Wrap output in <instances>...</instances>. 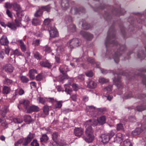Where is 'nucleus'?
I'll return each instance as SVG.
<instances>
[{
	"label": "nucleus",
	"instance_id": "nucleus-1",
	"mask_svg": "<svg viewBox=\"0 0 146 146\" xmlns=\"http://www.w3.org/2000/svg\"><path fill=\"white\" fill-rule=\"evenodd\" d=\"M115 33L113 31H111V30H110L108 31L105 44L106 47L108 46L109 44H113V45H116L118 48H119L118 49L117 52H115L114 55L113 57L115 62L117 63L119 62V56L121 54L122 51L125 49V45L121 46L119 44H117L116 42L114 43L113 41H115Z\"/></svg>",
	"mask_w": 146,
	"mask_h": 146
},
{
	"label": "nucleus",
	"instance_id": "nucleus-2",
	"mask_svg": "<svg viewBox=\"0 0 146 146\" xmlns=\"http://www.w3.org/2000/svg\"><path fill=\"white\" fill-rule=\"evenodd\" d=\"M35 137V134H34L30 132L27 137L18 140L15 143V146H17L19 144H22V145L24 146H27Z\"/></svg>",
	"mask_w": 146,
	"mask_h": 146
},
{
	"label": "nucleus",
	"instance_id": "nucleus-3",
	"mask_svg": "<svg viewBox=\"0 0 146 146\" xmlns=\"http://www.w3.org/2000/svg\"><path fill=\"white\" fill-rule=\"evenodd\" d=\"M93 130L92 129L89 128L87 127L85 131L86 137H84L83 138L88 143L91 142L93 140L94 136L93 135Z\"/></svg>",
	"mask_w": 146,
	"mask_h": 146
},
{
	"label": "nucleus",
	"instance_id": "nucleus-4",
	"mask_svg": "<svg viewBox=\"0 0 146 146\" xmlns=\"http://www.w3.org/2000/svg\"><path fill=\"white\" fill-rule=\"evenodd\" d=\"M81 41L77 38L70 39L67 43V46L71 49H73L79 46L81 44Z\"/></svg>",
	"mask_w": 146,
	"mask_h": 146
},
{
	"label": "nucleus",
	"instance_id": "nucleus-5",
	"mask_svg": "<svg viewBox=\"0 0 146 146\" xmlns=\"http://www.w3.org/2000/svg\"><path fill=\"white\" fill-rule=\"evenodd\" d=\"M98 123V120L96 119H90L85 122L84 125L87 128V127L89 128L92 129L91 125L94 126H96Z\"/></svg>",
	"mask_w": 146,
	"mask_h": 146
},
{
	"label": "nucleus",
	"instance_id": "nucleus-6",
	"mask_svg": "<svg viewBox=\"0 0 146 146\" xmlns=\"http://www.w3.org/2000/svg\"><path fill=\"white\" fill-rule=\"evenodd\" d=\"M48 28L50 36L51 38H55L58 36V32L54 26L49 25Z\"/></svg>",
	"mask_w": 146,
	"mask_h": 146
},
{
	"label": "nucleus",
	"instance_id": "nucleus-7",
	"mask_svg": "<svg viewBox=\"0 0 146 146\" xmlns=\"http://www.w3.org/2000/svg\"><path fill=\"white\" fill-rule=\"evenodd\" d=\"M48 101L52 103H55L54 108H60L62 106V101H56L54 99L52 98H50L48 99Z\"/></svg>",
	"mask_w": 146,
	"mask_h": 146
},
{
	"label": "nucleus",
	"instance_id": "nucleus-8",
	"mask_svg": "<svg viewBox=\"0 0 146 146\" xmlns=\"http://www.w3.org/2000/svg\"><path fill=\"white\" fill-rule=\"evenodd\" d=\"M80 34L88 40H91L93 38V35L92 34L83 31L80 32Z\"/></svg>",
	"mask_w": 146,
	"mask_h": 146
},
{
	"label": "nucleus",
	"instance_id": "nucleus-9",
	"mask_svg": "<svg viewBox=\"0 0 146 146\" xmlns=\"http://www.w3.org/2000/svg\"><path fill=\"white\" fill-rule=\"evenodd\" d=\"M13 9L17 11V14L18 17L19 15H21V13L22 11V10L20 6L17 3H14L13 5Z\"/></svg>",
	"mask_w": 146,
	"mask_h": 146
},
{
	"label": "nucleus",
	"instance_id": "nucleus-10",
	"mask_svg": "<svg viewBox=\"0 0 146 146\" xmlns=\"http://www.w3.org/2000/svg\"><path fill=\"white\" fill-rule=\"evenodd\" d=\"M3 69L7 73H11L13 71L14 68L10 64H7L3 66Z\"/></svg>",
	"mask_w": 146,
	"mask_h": 146
},
{
	"label": "nucleus",
	"instance_id": "nucleus-11",
	"mask_svg": "<svg viewBox=\"0 0 146 146\" xmlns=\"http://www.w3.org/2000/svg\"><path fill=\"white\" fill-rule=\"evenodd\" d=\"M19 103L20 104H23L24 105V108L25 109V111L26 112L30 106H29L30 103L29 101L27 100H23L20 101Z\"/></svg>",
	"mask_w": 146,
	"mask_h": 146
},
{
	"label": "nucleus",
	"instance_id": "nucleus-12",
	"mask_svg": "<svg viewBox=\"0 0 146 146\" xmlns=\"http://www.w3.org/2000/svg\"><path fill=\"white\" fill-rule=\"evenodd\" d=\"M84 133V129L81 127H76L74 130V134L77 136H81Z\"/></svg>",
	"mask_w": 146,
	"mask_h": 146
},
{
	"label": "nucleus",
	"instance_id": "nucleus-13",
	"mask_svg": "<svg viewBox=\"0 0 146 146\" xmlns=\"http://www.w3.org/2000/svg\"><path fill=\"white\" fill-rule=\"evenodd\" d=\"M40 109L37 106L32 105L30 106L26 112L27 113H30L33 112H37Z\"/></svg>",
	"mask_w": 146,
	"mask_h": 146
},
{
	"label": "nucleus",
	"instance_id": "nucleus-14",
	"mask_svg": "<svg viewBox=\"0 0 146 146\" xmlns=\"http://www.w3.org/2000/svg\"><path fill=\"white\" fill-rule=\"evenodd\" d=\"M102 142L104 144H106L108 142L110 139V136L108 134H102L101 136Z\"/></svg>",
	"mask_w": 146,
	"mask_h": 146
},
{
	"label": "nucleus",
	"instance_id": "nucleus-15",
	"mask_svg": "<svg viewBox=\"0 0 146 146\" xmlns=\"http://www.w3.org/2000/svg\"><path fill=\"white\" fill-rule=\"evenodd\" d=\"M0 43L2 45L7 46L9 42L7 37L5 35H3L0 40Z\"/></svg>",
	"mask_w": 146,
	"mask_h": 146
},
{
	"label": "nucleus",
	"instance_id": "nucleus-16",
	"mask_svg": "<svg viewBox=\"0 0 146 146\" xmlns=\"http://www.w3.org/2000/svg\"><path fill=\"white\" fill-rule=\"evenodd\" d=\"M97 86V84L94 81L89 80L87 82V87L90 88H95Z\"/></svg>",
	"mask_w": 146,
	"mask_h": 146
},
{
	"label": "nucleus",
	"instance_id": "nucleus-17",
	"mask_svg": "<svg viewBox=\"0 0 146 146\" xmlns=\"http://www.w3.org/2000/svg\"><path fill=\"white\" fill-rule=\"evenodd\" d=\"M61 6L62 9L66 10L68 8L69 5L68 0H62Z\"/></svg>",
	"mask_w": 146,
	"mask_h": 146
},
{
	"label": "nucleus",
	"instance_id": "nucleus-18",
	"mask_svg": "<svg viewBox=\"0 0 146 146\" xmlns=\"http://www.w3.org/2000/svg\"><path fill=\"white\" fill-rule=\"evenodd\" d=\"M113 81L115 84L117 86L119 89H121L122 88L123 86L119 78H115Z\"/></svg>",
	"mask_w": 146,
	"mask_h": 146
},
{
	"label": "nucleus",
	"instance_id": "nucleus-19",
	"mask_svg": "<svg viewBox=\"0 0 146 146\" xmlns=\"http://www.w3.org/2000/svg\"><path fill=\"white\" fill-rule=\"evenodd\" d=\"M123 139L122 135L121 133H119L116 135V137L115 138L114 141L117 143H121Z\"/></svg>",
	"mask_w": 146,
	"mask_h": 146
},
{
	"label": "nucleus",
	"instance_id": "nucleus-20",
	"mask_svg": "<svg viewBox=\"0 0 146 146\" xmlns=\"http://www.w3.org/2000/svg\"><path fill=\"white\" fill-rule=\"evenodd\" d=\"M40 64L42 66L47 67L48 68H50L52 66L51 64L47 61H41Z\"/></svg>",
	"mask_w": 146,
	"mask_h": 146
},
{
	"label": "nucleus",
	"instance_id": "nucleus-21",
	"mask_svg": "<svg viewBox=\"0 0 146 146\" xmlns=\"http://www.w3.org/2000/svg\"><path fill=\"white\" fill-rule=\"evenodd\" d=\"M21 48L22 51L24 52H25L26 50V48L25 45L21 40H19L18 41Z\"/></svg>",
	"mask_w": 146,
	"mask_h": 146
},
{
	"label": "nucleus",
	"instance_id": "nucleus-22",
	"mask_svg": "<svg viewBox=\"0 0 146 146\" xmlns=\"http://www.w3.org/2000/svg\"><path fill=\"white\" fill-rule=\"evenodd\" d=\"M29 77L31 79H34L35 78V75L37 74L36 71L34 69L30 70L29 71Z\"/></svg>",
	"mask_w": 146,
	"mask_h": 146
},
{
	"label": "nucleus",
	"instance_id": "nucleus-23",
	"mask_svg": "<svg viewBox=\"0 0 146 146\" xmlns=\"http://www.w3.org/2000/svg\"><path fill=\"white\" fill-rule=\"evenodd\" d=\"M67 66L63 65L60 67L59 69L60 72L64 74L67 71Z\"/></svg>",
	"mask_w": 146,
	"mask_h": 146
},
{
	"label": "nucleus",
	"instance_id": "nucleus-24",
	"mask_svg": "<svg viewBox=\"0 0 146 146\" xmlns=\"http://www.w3.org/2000/svg\"><path fill=\"white\" fill-rule=\"evenodd\" d=\"M10 88L9 87L5 86L3 87L2 92L4 94H7L10 92Z\"/></svg>",
	"mask_w": 146,
	"mask_h": 146
},
{
	"label": "nucleus",
	"instance_id": "nucleus-25",
	"mask_svg": "<svg viewBox=\"0 0 146 146\" xmlns=\"http://www.w3.org/2000/svg\"><path fill=\"white\" fill-rule=\"evenodd\" d=\"M22 20V15H19V16L18 17L17 16V17L16 19L15 20V21L16 23V25L18 26H20V25L21 24L20 22Z\"/></svg>",
	"mask_w": 146,
	"mask_h": 146
},
{
	"label": "nucleus",
	"instance_id": "nucleus-26",
	"mask_svg": "<svg viewBox=\"0 0 146 146\" xmlns=\"http://www.w3.org/2000/svg\"><path fill=\"white\" fill-rule=\"evenodd\" d=\"M7 26L13 30H15L16 29V27L13 22H8L7 24Z\"/></svg>",
	"mask_w": 146,
	"mask_h": 146
},
{
	"label": "nucleus",
	"instance_id": "nucleus-27",
	"mask_svg": "<svg viewBox=\"0 0 146 146\" xmlns=\"http://www.w3.org/2000/svg\"><path fill=\"white\" fill-rule=\"evenodd\" d=\"M24 120L25 122L28 123H29L32 121L31 116L27 115H26L24 116Z\"/></svg>",
	"mask_w": 146,
	"mask_h": 146
},
{
	"label": "nucleus",
	"instance_id": "nucleus-28",
	"mask_svg": "<svg viewBox=\"0 0 146 146\" xmlns=\"http://www.w3.org/2000/svg\"><path fill=\"white\" fill-rule=\"evenodd\" d=\"M106 120V117L104 116L101 117L98 119V123L100 125H102L105 123Z\"/></svg>",
	"mask_w": 146,
	"mask_h": 146
},
{
	"label": "nucleus",
	"instance_id": "nucleus-29",
	"mask_svg": "<svg viewBox=\"0 0 146 146\" xmlns=\"http://www.w3.org/2000/svg\"><path fill=\"white\" fill-rule=\"evenodd\" d=\"M32 24L35 26H37L40 24V21L37 19H34L32 21Z\"/></svg>",
	"mask_w": 146,
	"mask_h": 146
},
{
	"label": "nucleus",
	"instance_id": "nucleus-30",
	"mask_svg": "<svg viewBox=\"0 0 146 146\" xmlns=\"http://www.w3.org/2000/svg\"><path fill=\"white\" fill-rule=\"evenodd\" d=\"M146 106L145 105H141L137 107V110L138 111H141L145 110Z\"/></svg>",
	"mask_w": 146,
	"mask_h": 146
},
{
	"label": "nucleus",
	"instance_id": "nucleus-31",
	"mask_svg": "<svg viewBox=\"0 0 146 146\" xmlns=\"http://www.w3.org/2000/svg\"><path fill=\"white\" fill-rule=\"evenodd\" d=\"M143 131L141 128H138L136 129L132 132V133L134 135H137L140 134Z\"/></svg>",
	"mask_w": 146,
	"mask_h": 146
},
{
	"label": "nucleus",
	"instance_id": "nucleus-32",
	"mask_svg": "<svg viewBox=\"0 0 146 146\" xmlns=\"http://www.w3.org/2000/svg\"><path fill=\"white\" fill-rule=\"evenodd\" d=\"M43 10L41 9V8H39L38 10H37L35 14V17H38L41 16Z\"/></svg>",
	"mask_w": 146,
	"mask_h": 146
},
{
	"label": "nucleus",
	"instance_id": "nucleus-33",
	"mask_svg": "<svg viewBox=\"0 0 146 146\" xmlns=\"http://www.w3.org/2000/svg\"><path fill=\"white\" fill-rule=\"evenodd\" d=\"M41 9H42L43 11H46L47 12H49L51 7L49 5L46 6H42L41 7Z\"/></svg>",
	"mask_w": 146,
	"mask_h": 146
},
{
	"label": "nucleus",
	"instance_id": "nucleus-34",
	"mask_svg": "<svg viewBox=\"0 0 146 146\" xmlns=\"http://www.w3.org/2000/svg\"><path fill=\"white\" fill-rule=\"evenodd\" d=\"M48 139V137L46 134L43 135L42 137L40 138V141L41 142H46Z\"/></svg>",
	"mask_w": 146,
	"mask_h": 146
},
{
	"label": "nucleus",
	"instance_id": "nucleus-35",
	"mask_svg": "<svg viewBox=\"0 0 146 146\" xmlns=\"http://www.w3.org/2000/svg\"><path fill=\"white\" fill-rule=\"evenodd\" d=\"M109 80L106 79L104 78L100 77L99 80V82L101 84H103L108 82H109Z\"/></svg>",
	"mask_w": 146,
	"mask_h": 146
},
{
	"label": "nucleus",
	"instance_id": "nucleus-36",
	"mask_svg": "<svg viewBox=\"0 0 146 146\" xmlns=\"http://www.w3.org/2000/svg\"><path fill=\"white\" fill-rule=\"evenodd\" d=\"M14 54L15 55H16L17 56H23V54L19 51L17 49H16L13 52Z\"/></svg>",
	"mask_w": 146,
	"mask_h": 146
},
{
	"label": "nucleus",
	"instance_id": "nucleus-37",
	"mask_svg": "<svg viewBox=\"0 0 146 146\" xmlns=\"http://www.w3.org/2000/svg\"><path fill=\"white\" fill-rule=\"evenodd\" d=\"M123 146H132V145L129 140L127 139L124 141Z\"/></svg>",
	"mask_w": 146,
	"mask_h": 146
},
{
	"label": "nucleus",
	"instance_id": "nucleus-38",
	"mask_svg": "<svg viewBox=\"0 0 146 146\" xmlns=\"http://www.w3.org/2000/svg\"><path fill=\"white\" fill-rule=\"evenodd\" d=\"M43 110L44 113L46 115L48 114L49 108L47 106H45L43 108Z\"/></svg>",
	"mask_w": 146,
	"mask_h": 146
},
{
	"label": "nucleus",
	"instance_id": "nucleus-39",
	"mask_svg": "<svg viewBox=\"0 0 146 146\" xmlns=\"http://www.w3.org/2000/svg\"><path fill=\"white\" fill-rule=\"evenodd\" d=\"M13 120L14 122L18 123H22L23 122V119L21 118H14L13 119Z\"/></svg>",
	"mask_w": 146,
	"mask_h": 146
},
{
	"label": "nucleus",
	"instance_id": "nucleus-40",
	"mask_svg": "<svg viewBox=\"0 0 146 146\" xmlns=\"http://www.w3.org/2000/svg\"><path fill=\"white\" fill-rule=\"evenodd\" d=\"M31 146H39V144L36 139H35L31 143Z\"/></svg>",
	"mask_w": 146,
	"mask_h": 146
},
{
	"label": "nucleus",
	"instance_id": "nucleus-41",
	"mask_svg": "<svg viewBox=\"0 0 146 146\" xmlns=\"http://www.w3.org/2000/svg\"><path fill=\"white\" fill-rule=\"evenodd\" d=\"M40 39H36L33 41L32 44L35 46H38L40 44Z\"/></svg>",
	"mask_w": 146,
	"mask_h": 146
},
{
	"label": "nucleus",
	"instance_id": "nucleus-42",
	"mask_svg": "<svg viewBox=\"0 0 146 146\" xmlns=\"http://www.w3.org/2000/svg\"><path fill=\"white\" fill-rule=\"evenodd\" d=\"M21 81L23 83H27L29 81L28 78L25 76H21Z\"/></svg>",
	"mask_w": 146,
	"mask_h": 146
},
{
	"label": "nucleus",
	"instance_id": "nucleus-43",
	"mask_svg": "<svg viewBox=\"0 0 146 146\" xmlns=\"http://www.w3.org/2000/svg\"><path fill=\"white\" fill-rule=\"evenodd\" d=\"M34 57L38 60L40 59L41 58V56L39 53L37 52H36L34 54Z\"/></svg>",
	"mask_w": 146,
	"mask_h": 146
},
{
	"label": "nucleus",
	"instance_id": "nucleus-44",
	"mask_svg": "<svg viewBox=\"0 0 146 146\" xmlns=\"http://www.w3.org/2000/svg\"><path fill=\"white\" fill-rule=\"evenodd\" d=\"M43 48L44 50L46 52L49 53L51 52V48L50 47L47 45L44 46Z\"/></svg>",
	"mask_w": 146,
	"mask_h": 146
},
{
	"label": "nucleus",
	"instance_id": "nucleus-45",
	"mask_svg": "<svg viewBox=\"0 0 146 146\" xmlns=\"http://www.w3.org/2000/svg\"><path fill=\"white\" fill-rule=\"evenodd\" d=\"M57 51L58 52H63L64 50V48L63 46L62 45L58 46L56 49Z\"/></svg>",
	"mask_w": 146,
	"mask_h": 146
},
{
	"label": "nucleus",
	"instance_id": "nucleus-46",
	"mask_svg": "<svg viewBox=\"0 0 146 146\" xmlns=\"http://www.w3.org/2000/svg\"><path fill=\"white\" fill-rule=\"evenodd\" d=\"M124 129L123 125L121 123H119L117 125V130H123Z\"/></svg>",
	"mask_w": 146,
	"mask_h": 146
},
{
	"label": "nucleus",
	"instance_id": "nucleus-47",
	"mask_svg": "<svg viewBox=\"0 0 146 146\" xmlns=\"http://www.w3.org/2000/svg\"><path fill=\"white\" fill-rule=\"evenodd\" d=\"M42 74H40L36 76V79L37 81H41L42 79Z\"/></svg>",
	"mask_w": 146,
	"mask_h": 146
},
{
	"label": "nucleus",
	"instance_id": "nucleus-48",
	"mask_svg": "<svg viewBox=\"0 0 146 146\" xmlns=\"http://www.w3.org/2000/svg\"><path fill=\"white\" fill-rule=\"evenodd\" d=\"M86 76L89 77H92L93 76L94 74L92 71H88L86 73Z\"/></svg>",
	"mask_w": 146,
	"mask_h": 146
},
{
	"label": "nucleus",
	"instance_id": "nucleus-49",
	"mask_svg": "<svg viewBox=\"0 0 146 146\" xmlns=\"http://www.w3.org/2000/svg\"><path fill=\"white\" fill-rule=\"evenodd\" d=\"M82 26L83 29L85 30H88L90 28L89 25L86 23L82 24Z\"/></svg>",
	"mask_w": 146,
	"mask_h": 146
},
{
	"label": "nucleus",
	"instance_id": "nucleus-50",
	"mask_svg": "<svg viewBox=\"0 0 146 146\" xmlns=\"http://www.w3.org/2000/svg\"><path fill=\"white\" fill-rule=\"evenodd\" d=\"M53 140L56 141L58 137V134L57 133L55 132L52 135Z\"/></svg>",
	"mask_w": 146,
	"mask_h": 146
},
{
	"label": "nucleus",
	"instance_id": "nucleus-51",
	"mask_svg": "<svg viewBox=\"0 0 146 146\" xmlns=\"http://www.w3.org/2000/svg\"><path fill=\"white\" fill-rule=\"evenodd\" d=\"M5 53L7 55H9L10 50L9 47L7 46L5 47Z\"/></svg>",
	"mask_w": 146,
	"mask_h": 146
},
{
	"label": "nucleus",
	"instance_id": "nucleus-52",
	"mask_svg": "<svg viewBox=\"0 0 146 146\" xmlns=\"http://www.w3.org/2000/svg\"><path fill=\"white\" fill-rule=\"evenodd\" d=\"M17 90L20 95H23L24 93V90L21 88H19Z\"/></svg>",
	"mask_w": 146,
	"mask_h": 146
},
{
	"label": "nucleus",
	"instance_id": "nucleus-53",
	"mask_svg": "<svg viewBox=\"0 0 146 146\" xmlns=\"http://www.w3.org/2000/svg\"><path fill=\"white\" fill-rule=\"evenodd\" d=\"M145 55L143 54V52L141 51L139 52V53L137 54V56L139 58H141L142 57H144Z\"/></svg>",
	"mask_w": 146,
	"mask_h": 146
},
{
	"label": "nucleus",
	"instance_id": "nucleus-54",
	"mask_svg": "<svg viewBox=\"0 0 146 146\" xmlns=\"http://www.w3.org/2000/svg\"><path fill=\"white\" fill-rule=\"evenodd\" d=\"M2 111L5 113H6L8 111V107L6 106H4L2 108Z\"/></svg>",
	"mask_w": 146,
	"mask_h": 146
},
{
	"label": "nucleus",
	"instance_id": "nucleus-55",
	"mask_svg": "<svg viewBox=\"0 0 146 146\" xmlns=\"http://www.w3.org/2000/svg\"><path fill=\"white\" fill-rule=\"evenodd\" d=\"M65 91L67 94H71L72 92V89L69 88H66L65 87Z\"/></svg>",
	"mask_w": 146,
	"mask_h": 146
},
{
	"label": "nucleus",
	"instance_id": "nucleus-56",
	"mask_svg": "<svg viewBox=\"0 0 146 146\" xmlns=\"http://www.w3.org/2000/svg\"><path fill=\"white\" fill-rule=\"evenodd\" d=\"M5 6L7 8H11L13 6V5L10 3H7L5 4Z\"/></svg>",
	"mask_w": 146,
	"mask_h": 146
},
{
	"label": "nucleus",
	"instance_id": "nucleus-57",
	"mask_svg": "<svg viewBox=\"0 0 146 146\" xmlns=\"http://www.w3.org/2000/svg\"><path fill=\"white\" fill-rule=\"evenodd\" d=\"M5 80L6 81L5 84H7L8 85H10L12 82V80L8 78H5Z\"/></svg>",
	"mask_w": 146,
	"mask_h": 146
},
{
	"label": "nucleus",
	"instance_id": "nucleus-58",
	"mask_svg": "<svg viewBox=\"0 0 146 146\" xmlns=\"http://www.w3.org/2000/svg\"><path fill=\"white\" fill-rule=\"evenodd\" d=\"M129 119L130 121L135 122L136 121V119L133 116H130L129 117Z\"/></svg>",
	"mask_w": 146,
	"mask_h": 146
},
{
	"label": "nucleus",
	"instance_id": "nucleus-59",
	"mask_svg": "<svg viewBox=\"0 0 146 146\" xmlns=\"http://www.w3.org/2000/svg\"><path fill=\"white\" fill-rule=\"evenodd\" d=\"M72 86L74 90L76 91L79 88L78 85L76 84H73L72 85Z\"/></svg>",
	"mask_w": 146,
	"mask_h": 146
},
{
	"label": "nucleus",
	"instance_id": "nucleus-60",
	"mask_svg": "<svg viewBox=\"0 0 146 146\" xmlns=\"http://www.w3.org/2000/svg\"><path fill=\"white\" fill-rule=\"evenodd\" d=\"M50 20L48 19H46L44 21V24L45 25H48L50 23Z\"/></svg>",
	"mask_w": 146,
	"mask_h": 146
},
{
	"label": "nucleus",
	"instance_id": "nucleus-61",
	"mask_svg": "<svg viewBox=\"0 0 146 146\" xmlns=\"http://www.w3.org/2000/svg\"><path fill=\"white\" fill-rule=\"evenodd\" d=\"M39 102L43 104H44L46 102V100L43 98H39Z\"/></svg>",
	"mask_w": 146,
	"mask_h": 146
},
{
	"label": "nucleus",
	"instance_id": "nucleus-62",
	"mask_svg": "<svg viewBox=\"0 0 146 146\" xmlns=\"http://www.w3.org/2000/svg\"><path fill=\"white\" fill-rule=\"evenodd\" d=\"M6 14L8 16L10 17H11L12 15L11 12L8 9H7L6 10Z\"/></svg>",
	"mask_w": 146,
	"mask_h": 146
},
{
	"label": "nucleus",
	"instance_id": "nucleus-63",
	"mask_svg": "<svg viewBox=\"0 0 146 146\" xmlns=\"http://www.w3.org/2000/svg\"><path fill=\"white\" fill-rule=\"evenodd\" d=\"M70 27L71 28V31L72 32H74L76 31V27L75 25H71Z\"/></svg>",
	"mask_w": 146,
	"mask_h": 146
},
{
	"label": "nucleus",
	"instance_id": "nucleus-64",
	"mask_svg": "<svg viewBox=\"0 0 146 146\" xmlns=\"http://www.w3.org/2000/svg\"><path fill=\"white\" fill-rule=\"evenodd\" d=\"M112 86H110L107 87L105 89H104V90L105 91H110L112 90Z\"/></svg>",
	"mask_w": 146,
	"mask_h": 146
}]
</instances>
